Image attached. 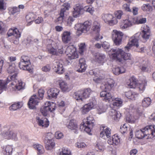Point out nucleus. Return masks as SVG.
Returning a JSON list of instances; mask_svg holds the SVG:
<instances>
[{"mask_svg":"<svg viewBox=\"0 0 155 155\" xmlns=\"http://www.w3.org/2000/svg\"><path fill=\"white\" fill-rule=\"evenodd\" d=\"M86 119L87 121L85 123L83 122L81 124L80 129L81 131H85L90 134L92 129L94 125L95 120L92 116L87 117Z\"/></svg>","mask_w":155,"mask_h":155,"instance_id":"nucleus-5","label":"nucleus"},{"mask_svg":"<svg viewBox=\"0 0 155 155\" xmlns=\"http://www.w3.org/2000/svg\"><path fill=\"white\" fill-rule=\"evenodd\" d=\"M87 66L84 59L83 58H81L79 61L78 67V69L77 70V71L80 72H84L85 71Z\"/></svg>","mask_w":155,"mask_h":155,"instance_id":"nucleus-25","label":"nucleus"},{"mask_svg":"<svg viewBox=\"0 0 155 155\" xmlns=\"http://www.w3.org/2000/svg\"><path fill=\"white\" fill-rule=\"evenodd\" d=\"M60 112H63L65 110V103L63 101L59 102L58 104Z\"/></svg>","mask_w":155,"mask_h":155,"instance_id":"nucleus-56","label":"nucleus"},{"mask_svg":"<svg viewBox=\"0 0 155 155\" xmlns=\"http://www.w3.org/2000/svg\"><path fill=\"white\" fill-rule=\"evenodd\" d=\"M113 101L112 104L113 106L117 107H121L123 105L122 100L120 98H114V100H112Z\"/></svg>","mask_w":155,"mask_h":155,"instance_id":"nucleus-40","label":"nucleus"},{"mask_svg":"<svg viewBox=\"0 0 155 155\" xmlns=\"http://www.w3.org/2000/svg\"><path fill=\"white\" fill-rule=\"evenodd\" d=\"M6 7L3 0H0V10L3 11L6 9Z\"/></svg>","mask_w":155,"mask_h":155,"instance_id":"nucleus-59","label":"nucleus"},{"mask_svg":"<svg viewBox=\"0 0 155 155\" xmlns=\"http://www.w3.org/2000/svg\"><path fill=\"white\" fill-rule=\"evenodd\" d=\"M60 91L56 88H53L48 90L47 91L48 96L49 98H56L59 94Z\"/></svg>","mask_w":155,"mask_h":155,"instance_id":"nucleus-24","label":"nucleus"},{"mask_svg":"<svg viewBox=\"0 0 155 155\" xmlns=\"http://www.w3.org/2000/svg\"><path fill=\"white\" fill-rule=\"evenodd\" d=\"M52 134L50 132L45 133L43 134L44 138V142L46 143L47 142L52 141Z\"/></svg>","mask_w":155,"mask_h":155,"instance_id":"nucleus-43","label":"nucleus"},{"mask_svg":"<svg viewBox=\"0 0 155 155\" xmlns=\"http://www.w3.org/2000/svg\"><path fill=\"white\" fill-rule=\"evenodd\" d=\"M140 34H136L134 36L131 37L129 39V41L127 45V46L125 48V50L126 51H129L130 47L132 46H135L138 43V40L139 39Z\"/></svg>","mask_w":155,"mask_h":155,"instance_id":"nucleus-16","label":"nucleus"},{"mask_svg":"<svg viewBox=\"0 0 155 155\" xmlns=\"http://www.w3.org/2000/svg\"><path fill=\"white\" fill-rule=\"evenodd\" d=\"M111 35L112 38L115 45L118 46L121 44L124 36L122 32L115 29L111 32Z\"/></svg>","mask_w":155,"mask_h":155,"instance_id":"nucleus-9","label":"nucleus"},{"mask_svg":"<svg viewBox=\"0 0 155 155\" xmlns=\"http://www.w3.org/2000/svg\"><path fill=\"white\" fill-rule=\"evenodd\" d=\"M67 127L69 129L74 130L75 134L78 133V127L76 121L74 119L70 120L66 125Z\"/></svg>","mask_w":155,"mask_h":155,"instance_id":"nucleus-22","label":"nucleus"},{"mask_svg":"<svg viewBox=\"0 0 155 155\" xmlns=\"http://www.w3.org/2000/svg\"><path fill=\"white\" fill-rule=\"evenodd\" d=\"M3 135L5 138L7 139H11L15 141L18 140L17 133L16 132L8 130L4 133Z\"/></svg>","mask_w":155,"mask_h":155,"instance_id":"nucleus-20","label":"nucleus"},{"mask_svg":"<svg viewBox=\"0 0 155 155\" xmlns=\"http://www.w3.org/2000/svg\"><path fill=\"white\" fill-rule=\"evenodd\" d=\"M26 18L28 25H29L34 20V15L32 13H30L26 16Z\"/></svg>","mask_w":155,"mask_h":155,"instance_id":"nucleus-46","label":"nucleus"},{"mask_svg":"<svg viewBox=\"0 0 155 155\" xmlns=\"http://www.w3.org/2000/svg\"><path fill=\"white\" fill-rule=\"evenodd\" d=\"M45 143H46L45 148L48 150L51 151L54 146L55 143L52 141L47 142Z\"/></svg>","mask_w":155,"mask_h":155,"instance_id":"nucleus-48","label":"nucleus"},{"mask_svg":"<svg viewBox=\"0 0 155 155\" xmlns=\"http://www.w3.org/2000/svg\"><path fill=\"white\" fill-rule=\"evenodd\" d=\"M55 104L53 102L47 101L44 107H41V112L44 116H46L49 112H52L55 110Z\"/></svg>","mask_w":155,"mask_h":155,"instance_id":"nucleus-10","label":"nucleus"},{"mask_svg":"<svg viewBox=\"0 0 155 155\" xmlns=\"http://www.w3.org/2000/svg\"><path fill=\"white\" fill-rule=\"evenodd\" d=\"M112 140L114 142V145H117L120 142V139L117 135H114L112 136Z\"/></svg>","mask_w":155,"mask_h":155,"instance_id":"nucleus-57","label":"nucleus"},{"mask_svg":"<svg viewBox=\"0 0 155 155\" xmlns=\"http://www.w3.org/2000/svg\"><path fill=\"white\" fill-rule=\"evenodd\" d=\"M137 118V117H134L133 115L128 114L126 118V121L128 123H134Z\"/></svg>","mask_w":155,"mask_h":155,"instance_id":"nucleus-39","label":"nucleus"},{"mask_svg":"<svg viewBox=\"0 0 155 155\" xmlns=\"http://www.w3.org/2000/svg\"><path fill=\"white\" fill-rule=\"evenodd\" d=\"M105 77L103 75H101L99 74H97L93 78V81L97 83H100L101 82Z\"/></svg>","mask_w":155,"mask_h":155,"instance_id":"nucleus-49","label":"nucleus"},{"mask_svg":"<svg viewBox=\"0 0 155 155\" xmlns=\"http://www.w3.org/2000/svg\"><path fill=\"white\" fill-rule=\"evenodd\" d=\"M147 84V81L144 80L142 81H140L137 83V86L139 88V90L140 93H142L145 90V87Z\"/></svg>","mask_w":155,"mask_h":155,"instance_id":"nucleus-34","label":"nucleus"},{"mask_svg":"<svg viewBox=\"0 0 155 155\" xmlns=\"http://www.w3.org/2000/svg\"><path fill=\"white\" fill-rule=\"evenodd\" d=\"M51 67L49 64H47L43 66L42 68V70L44 72H48L50 71Z\"/></svg>","mask_w":155,"mask_h":155,"instance_id":"nucleus-64","label":"nucleus"},{"mask_svg":"<svg viewBox=\"0 0 155 155\" xmlns=\"http://www.w3.org/2000/svg\"><path fill=\"white\" fill-rule=\"evenodd\" d=\"M94 60L101 65L103 64L106 61V58L105 54L101 53H96L94 56Z\"/></svg>","mask_w":155,"mask_h":155,"instance_id":"nucleus-21","label":"nucleus"},{"mask_svg":"<svg viewBox=\"0 0 155 155\" xmlns=\"http://www.w3.org/2000/svg\"><path fill=\"white\" fill-rule=\"evenodd\" d=\"M100 24L97 21H94L93 24L92 29L96 33H98L100 31Z\"/></svg>","mask_w":155,"mask_h":155,"instance_id":"nucleus-42","label":"nucleus"},{"mask_svg":"<svg viewBox=\"0 0 155 155\" xmlns=\"http://www.w3.org/2000/svg\"><path fill=\"white\" fill-rule=\"evenodd\" d=\"M39 99L35 95L32 96L30 98L28 103L29 107L31 109H34L39 102Z\"/></svg>","mask_w":155,"mask_h":155,"instance_id":"nucleus-18","label":"nucleus"},{"mask_svg":"<svg viewBox=\"0 0 155 155\" xmlns=\"http://www.w3.org/2000/svg\"><path fill=\"white\" fill-rule=\"evenodd\" d=\"M83 8L79 4H77L75 6L74 8L73 12V16L74 17H77L81 14V11Z\"/></svg>","mask_w":155,"mask_h":155,"instance_id":"nucleus-29","label":"nucleus"},{"mask_svg":"<svg viewBox=\"0 0 155 155\" xmlns=\"http://www.w3.org/2000/svg\"><path fill=\"white\" fill-rule=\"evenodd\" d=\"M65 52L69 59H73L78 57L76 49L73 45H70L67 47Z\"/></svg>","mask_w":155,"mask_h":155,"instance_id":"nucleus-15","label":"nucleus"},{"mask_svg":"<svg viewBox=\"0 0 155 155\" xmlns=\"http://www.w3.org/2000/svg\"><path fill=\"white\" fill-rule=\"evenodd\" d=\"M23 104V103L22 102L15 103L10 106V110H16L18 109L21 107Z\"/></svg>","mask_w":155,"mask_h":155,"instance_id":"nucleus-38","label":"nucleus"},{"mask_svg":"<svg viewBox=\"0 0 155 155\" xmlns=\"http://www.w3.org/2000/svg\"><path fill=\"white\" fill-rule=\"evenodd\" d=\"M7 35L8 37H11V41L14 44L17 45L19 43V39L21 36V33L17 28L14 27L9 29Z\"/></svg>","mask_w":155,"mask_h":155,"instance_id":"nucleus-6","label":"nucleus"},{"mask_svg":"<svg viewBox=\"0 0 155 155\" xmlns=\"http://www.w3.org/2000/svg\"><path fill=\"white\" fill-rule=\"evenodd\" d=\"M134 48L136 51L139 52H143L145 51L143 46L140 45L138 43L134 46Z\"/></svg>","mask_w":155,"mask_h":155,"instance_id":"nucleus-52","label":"nucleus"},{"mask_svg":"<svg viewBox=\"0 0 155 155\" xmlns=\"http://www.w3.org/2000/svg\"><path fill=\"white\" fill-rule=\"evenodd\" d=\"M111 130L108 127L104 129L100 134V137L104 139L108 138L111 136Z\"/></svg>","mask_w":155,"mask_h":155,"instance_id":"nucleus-27","label":"nucleus"},{"mask_svg":"<svg viewBox=\"0 0 155 155\" xmlns=\"http://www.w3.org/2000/svg\"><path fill=\"white\" fill-rule=\"evenodd\" d=\"M48 52L52 55H58L59 53L57 52V50L53 48H52L48 50Z\"/></svg>","mask_w":155,"mask_h":155,"instance_id":"nucleus-60","label":"nucleus"},{"mask_svg":"<svg viewBox=\"0 0 155 155\" xmlns=\"http://www.w3.org/2000/svg\"><path fill=\"white\" fill-rule=\"evenodd\" d=\"M106 110V108L105 106H104L102 104L99 105L97 108V110L98 113L101 114L105 112Z\"/></svg>","mask_w":155,"mask_h":155,"instance_id":"nucleus-53","label":"nucleus"},{"mask_svg":"<svg viewBox=\"0 0 155 155\" xmlns=\"http://www.w3.org/2000/svg\"><path fill=\"white\" fill-rule=\"evenodd\" d=\"M151 100L149 97L145 98L142 101V105L143 107H147L149 106L151 104Z\"/></svg>","mask_w":155,"mask_h":155,"instance_id":"nucleus-50","label":"nucleus"},{"mask_svg":"<svg viewBox=\"0 0 155 155\" xmlns=\"http://www.w3.org/2000/svg\"><path fill=\"white\" fill-rule=\"evenodd\" d=\"M33 148L36 150L40 154H43L44 152V150L42 145L38 143H36L33 145Z\"/></svg>","mask_w":155,"mask_h":155,"instance_id":"nucleus-37","label":"nucleus"},{"mask_svg":"<svg viewBox=\"0 0 155 155\" xmlns=\"http://www.w3.org/2000/svg\"><path fill=\"white\" fill-rule=\"evenodd\" d=\"M66 6V5L64 4L63 8H61L60 12V16L57 19V21L59 22V23H61L63 22V20L64 16V13L67 10H68L69 8V6L67 5Z\"/></svg>","mask_w":155,"mask_h":155,"instance_id":"nucleus-30","label":"nucleus"},{"mask_svg":"<svg viewBox=\"0 0 155 155\" xmlns=\"http://www.w3.org/2000/svg\"><path fill=\"white\" fill-rule=\"evenodd\" d=\"M7 71L9 74H14L7 78L6 82L0 80V94L2 92V90L5 88L6 84L11 80L12 82L10 87L12 88V91L20 90L23 88L24 85L22 81L18 80L16 78L18 73V70L16 68L15 64H9Z\"/></svg>","mask_w":155,"mask_h":155,"instance_id":"nucleus-1","label":"nucleus"},{"mask_svg":"<svg viewBox=\"0 0 155 155\" xmlns=\"http://www.w3.org/2000/svg\"><path fill=\"white\" fill-rule=\"evenodd\" d=\"M60 155H72L71 151L67 148H63L60 152Z\"/></svg>","mask_w":155,"mask_h":155,"instance_id":"nucleus-51","label":"nucleus"},{"mask_svg":"<svg viewBox=\"0 0 155 155\" xmlns=\"http://www.w3.org/2000/svg\"><path fill=\"white\" fill-rule=\"evenodd\" d=\"M75 146L78 148H84L86 147L87 145L82 141H79L75 143Z\"/></svg>","mask_w":155,"mask_h":155,"instance_id":"nucleus-55","label":"nucleus"},{"mask_svg":"<svg viewBox=\"0 0 155 155\" xmlns=\"http://www.w3.org/2000/svg\"><path fill=\"white\" fill-rule=\"evenodd\" d=\"M150 32H142V36L143 38L144 39H148L149 38L150 35Z\"/></svg>","mask_w":155,"mask_h":155,"instance_id":"nucleus-58","label":"nucleus"},{"mask_svg":"<svg viewBox=\"0 0 155 155\" xmlns=\"http://www.w3.org/2000/svg\"><path fill=\"white\" fill-rule=\"evenodd\" d=\"M127 130V127L126 124H124L122 126L120 127V132L122 134L125 133Z\"/></svg>","mask_w":155,"mask_h":155,"instance_id":"nucleus-62","label":"nucleus"},{"mask_svg":"<svg viewBox=\"0 0 155 155\" xmlns=\"http://www.w3.org/2000/svg\"><path fill=\"white\" fill-rule=\"evenodd\" d=\"M108 54L111 59L120 62L123 60H130L131 58L130 54L125 53L121 49L112 48L109 51Z\"/></svg>","mask_w":155,"mask_h":155,"instance_id":"nucleus-3","label":"nucleus"},{"mask_svg":"<svg viewBox=\"0 0 155 155\" xmlns=\"http://www.w3.org/2000/svg\"><path fill=\"white\" fill-rule=\"evenodd\" d=\"M97 102L94 97H93L90 100V102L85 104L81 109L83 114H85L92 109L96 104Z\"/></svg>","mask_w":155,"mask_h":155,"instance_id":"nucleus-13","label":"nucleus"},{"mask_svg":"<svg viewBox=\"0 0 155 155\" xmlns=\"http://www.w3.org/2000/svg\"><path fill=\"white\" fill-rule=\"evenodd\" d=\"M142 9L144 11L151 12L153 8L149 4H144L142 6Z\"/></svg>","mask_w":155,"mask_h":155,"instance_id":"nucleus-54","label":"nucleus"},{"mask_svg":"<svg viewBox=\"0 0 155 155\" xmlns=\"http://www.w3.org/2000/svg\"><path fill=\"white\" fill-rule=\"evenodd\" d=\"M125 71V68L123 67L115 68L112 69V72L114 74L117 75L124 73Z\"/></svg>","mask_w":155,"mask_h":155,"instance_id":"nucleus-33","label":"nucleus"},{"mask_svg":"<svg viewBox=\"0 0 155 155\" xmlns=\"http://www.w3.org/2000/svg\"><path fill=\"white\" fill-rule=\"evenodd\" d=\"M130 83L128 85L130 88H135L136 86V79L134 77H131L129 79Z\"/></svg>","mask_w":155,"mask_h":155,"instance_id":"nucleus-47","label":"nucleus"},{"mask_svg":"<svg viewBox=\"0 0 155 155\" xmlns=\"http://www.w3.org/2000/svg\"><path fill=\"white\" fill-rule=\"evenodd\" d=\"M55 137L56 139H59L63 138V135L61 132L58 131L55 132Z\"/></svg>","mask_w":155,"mask_h":155,"instance_id":"nucleus-61","label":"nucleus"},{"mask_svg":"<svg viewBox=\"0 0 155 155\" xmlns=\"http://www.w3.org/2000/svg\"><path fill=\"white\" fill-rule=\"evenodd\" d=\"M60 87L62 91L64 92H68L71 90L70 85L64 81H60L59 82Z\"/></svg>","mask_w":155,"mask_h":155,"instance_id":"nucleus-28","label":"nucleus"},{"mask_svg":"<svg viewBox=\"0 0 155 155\" xmlns=\"http://www.w3.org/2000/svg\"><path fill=\"white\" fill-rule=\"evenodd\" d=\"M125 95L128 99L134 100L138 97V94L135 92L129 91L125 92Z\"/></svg>","mask_w":155,"mask_h":155,"instance_id":"nucleus-32","label":"nucleus"},{"mask_svg":"<svg viewBox=\"0 0 155 155\" xmlns=\"http://www.w3.org/2000/svg\"><path fill=\"white\" fill-rule=\"evenodd\" d=\"M106 142L105 141H102L99 140L97 142L96 148L97 149V150L99 151H103L105 147Z\"/></svg>","mask_w":155,"mask_h":155,"instance_id":"nucleus-31","label":"nucleus"},{"mask_svg":"<svg viewBox=\"0 0 155 155\" xmlns=\"http://www.w3.org/2000/svg\"><path fill=\"white\" fill-rule=\"evenodd\" d=\"M79 52L81 54H83L86 51V45L85 43H80L78 45Z\"/></svg>","mask_w":155,"mask_h":155,"instance_id":"nucleus-44","label":"nucleus"},{"mask_svg":"<svg viewBox=\"0 0 155 155\" xmlns=\"http://www.w3.org/2000/svg\"><path fill=\"white\" fill-rule=\"evenodd\" d=\"M139 67L142 71L144 72L148 71L149 68L148 63L145 61H143L142 63H141Z\"/></svg>","mask_w":155,"mask_h":155,"instance_id":"nucleus-41","label":"nucleus"},{"mask_svg":"<svg viewBox=\"0 0 155 155\" xmlns=\"http://www.w3.org/2000/svg\"><path fill=\"white\" fill-rule=\"evenodd\" d=\"M97 102L94 97H93L90 100V102L85 104L81 109L83 114H85L92 109L96 104Z\"/></svg>","mask_w":155,"mask_h":155,"instance_id":"nucleus-12","label":"nucleus"},{"mask_svg":"<svg viewBox=\"0 0 155 155\" xmlns=\"http://www.w3.org/2000/svg\"><path fill=\"white\" fill-rule=\"evenodd\" d=\"M12 151V147L11 146H7L5 150L3 151V153L4 155H11Z\"/></svg>","mask_w":155,"mask_h":155,"instance_id":"nucleus-45","label":"nucleus"},{"mask_svg":"<svg viewBox=\"0 0 155 155\" xmlns=\"http://www.w3.org/2000/svg\"><path fill=\"white\" fill-rule=\"evenodd\" d=\"M84 98H86L88 97L92 92L91 89L87 88L81 90Z\"/></svg>","mask_w":155,"mask_h":155,"instance_id":"nucleus-36","label":"nucleus"},{"mask_svg":"<svg viewBox=\"0 0 155 155\" xmlns=\"http://www.w3.org/2000/svg\"><path fill=\"white\" fill-rule=\"evenodd\" d=\"M136 22L133 17L129 18L128 19L123 20L120 25V27L122 29H125L132 26Z\"/></svg>","mask_w":155,"mask_h":155,"instance_id":"nucleus-17","label":"nucleus"},{"mask_svg":"<svg viewBox=\"0 0 155 155\" xmlns=\"http://www.w3.org/2000/svg\"><path fill=\"white\" fill-rule=\"evenodd\" d=\"M29 58L26 56L23 55L20 59L19 66L21 69L26 70L29 72L32 71Z\"/></svg>","mask_w":155,"mask_h":155,"instance_id":"nucleus-8","label":"nucleus"},{"mask_svg":"<svg viewBox=\"0 0 155 155\" xmlns=\"http://www.w3.org/2000/svg\"><path fill=\"white\" fill-rule=\"evenodd\" d=\"M73 97L77 100L82 101L84 98L81 90L75 92L73 94Z\"/></svg>","mask_w":155,"mask_h":155,"instance_id":"nucleus-35","label":"nucleus"},{"mask_svg":"<svg viewBox=\"0 0 155 155\" xmlns=\"http://www.w3.org/2000/svg\"><path fill=\"white\" fill-rule=\"evenodd\" d=\"M109 114L112 119L116 121H119L121 117L120 112L114 109H111L109 112Z\"/></svg>","mask_w":155,"mask_h":155,"instance_id":"nucleus-23","label":"nucleus"},{"mask_svg":"<svg viewBox=\"0 0 155 155\" xmlns=\"http://www.w3.org/2000/svg\"><path fill=\"white\" fill-rule=\"evenodd\" d=\"M91 25V23L89 21H86L84 23H79L75 25L74 29L77 30L78 35L82 33H86L89 31Z\"/></svg>","mask_w":155,"mask_h":155,"instance_id":"nucleus-7","label":"nucleus"},{"mask_svg":"<svg viewBox=\"0 0 155 155\" xmlns=\"http://www.w3.org/2000/svg\"><path fill=\"white\" fill-rule=\"evenodd\" d=\"M114 81L113 80L109 79L107 80V82L104 84H102L101 86L104 91L101 92L100 95L101 97H104V100L106 101H110L114 100V97L111 93L107 91L110 90L114 87Z\"/></svg>","mask_w":155,"mask_h":155,"instance_id":"nucleus-2","label":"nucleus"},{"mask_svg":"<svg viewBox=\"0 0 155 155\" xmlns=\"http://www.w3.org/2000/svg\"><path fill=\"white\" fill-rule=\"evenodd\" d=\"M102 19L105 23L110 25L113 26L118 22L116 17L110 14H104L102 15Z\"/></svg>","mask_w":155,"mask_h":155,"instance_id":"nucleus-11","label":"nucleus"},{"mask_svg":"<svg viewBox=\"0 0 155 155\" xmlns=\"http://www.w3.org/2000/svg\"><path fill=\"white\" fill-rule=\"evenodd\" d=\"M102 47L107 51L110 48V44L108 42L104 41L102 44Z\"/></svg>","mask_w":155,"mask_h":155,"instance_id":"nucleus-63","label":"nucleus"},{"mask_svg":"<svg viewBox=\"0 0 155 155\" xmlns=\"http://www.w3.org/2000/svg\"><path fill=\"white\" fill-rule=\"evenodd\" d=\"M36 120L38 125L44 128L47 127L49 125V121L45 117H36Z\"/></svg>","mask_w":155,"mask_h":155,"instance_id":"nucleus-19","label":"nucleus"},{"mask_svg":"<svg viewBox=\"0 0 155 155\" xmlns=\"http://www.w3.org/2000/svg\"><path fill=\"white\" fill-rule=\"evenodd\" d=\"M147 136L150 137L155 136V125L147 126L135 133V136L138 139H142Z\"/></svg>","mask_w":155,"mask_h":155,"instance_id":"nucleus-4","label":"nucleus"},{"mask_svg":"<svg viewBox=\"0 0 155 155\" xmlns=\"http://www.w3.org/2000/svg\"><path fill=\"white\" fill-rule=\"evenodd\" d=\"M71 32L70 31H65L61 34V39L62 41L64 43H67L71 39Z\"/></svg>","mask_w":155,"mask_h":155,"instance_id":"nucleus-26","label":"nucleus"},{"mask_svg":"<svg viewBox=\"0 0 155 155\" xmlns=\"http://www.w3.org/2000/svg\"><path fill=\"white\" fill-rule=\"evenodd\" d=\"M63 62L62 60H56L53 63V69L54 71L59 74H61L64 73V69L63 66Z\"/></svg>","mask_w":155,"mask_h":155,"instance_id":"nucleus-14","label":"nucleus"}]
</instances>
